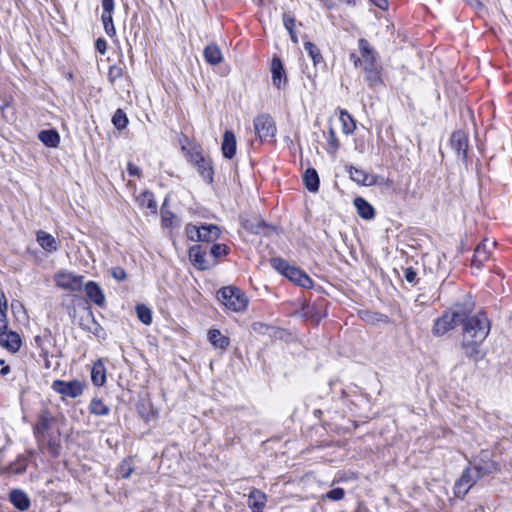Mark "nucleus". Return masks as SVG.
I'll use <instances>...</instances> for the list:
<instances>
[{
	"label": "nucleus",
	"instance_id": "1",
	"mask_svg": "<svg viewBox=\"0 0 512 512\" xmlns=\"http://www.w3.org/2000/svg\"><path fill=\"white\" fill-rule=\"evenodd\" d=\"M474 308L472 301L455 305L438 318L433 326L435 336H443L457 325H463L462 349L467 357L479 361L484 357L481 345L490 332V322L485 313L471 315Z\"/></svg>",
	"mask_w": 512,
	"mask_h": 512
},
{
	"label": "nucleus",
	"instance_id": "2",
	"mask_svg": "<svg viewBox=\"0 0 512 512\" xmlns=\"http://www.w3.org/2000/svg\"><path fill=\"white\" fill-rule=\"evenodd\" d=\"M217 296L222 304L231 311L241 312L247 308L248 298L236 287H224L218 291Z\"/></svg>",
	"mask_w": 512,
	"mask_h": 512
},
{
	"label": "nucleus",
	"instance_id": "3",
	"mask_svg": "<svg viewBox=\"0 0 512 512\" xmlns=\"http://www.w3.org/2000/svg\"><path fill=\"white\" fill-rule=\"evenodd\" d=\"M358 46L361 55V61L358 67H360L362 71L376 67L381 64L377 51L371 46V44L366 39H359Z\"/></svg>",
	"mask_w": 512,
	"mask_h": 512
},
{
	"label": "nucleus",
	"instance_id": "4",
	"mask_svg": "<svg viewBox=\"0 0 512 512\" xmlns=\"http://www.w3.org/2000/svg\"><path fill=\"white\" fill-rule=\"evenodd\" d=\"M54 281L58 287L70 292L80 291L83 287V276L75 275L67 271L57 273Z\"/></svg>",
	"mask_w": 512,
	"mask_h": 512
},
{
	"label": "nucleus",
	"instance_id": "5",
	"mask_svg": "<svg viewBox=\"0 0 512 512\" xmlns=\"http://www.w3.org/2000/svg\"><path fill=\"white\" fill-rule=\"evenodd\" d=\"M254 130L260 140L263 141L275 136L276 126L270 115L261 114L254 119Z\"/></svg>",
	"mask_w": 512,
	"mask_h": 512
},
{
	"label": "nucleus",
	"instance_id": "6",
	"mask_svg": "<svg viewBox=\"0 0 512 512\" xmlns=\"http://www.w3.org/2000/svg\"><path fill=\"white\" fill-rule=\"evenodd\" d=\"M52 389L64 397L76 398L82 395L84 385L82 382L78 380L68 382L62 380H55L52 383Z\"/></svg>",
	"mask_w": 512,
	"mask_h": 512
},
{
	"label": "nucleus",
	"instance_id": "7",
	"mask_svg": "<svg viewBox=\"0 0 512 512\" xmlns=\"http://www.w3.org/2000/svg\"><path fill=\"white\" fill-rule=\"evenodd\" d=\"M479 479L477 471H474L472 467H468L455 484V494L457 496L466 495Z\"/></svg>",
	"mask_w": 512,
	"mask_h": 512
},
{
	"label": "nucleus",
	"instance_id": "8",
	"mask_svg": "<svg viewBox=\"0 0 512 512\" xmlns=\"http://www.w3.org/2000/svg\"><path fill=\"white\" fill-rule=\"evenodd\" d=\"M54 421L49 416L48 412L44 411L38 417L37 423L34 426V435L38 441V444H42L46 441L47 435L51 434V424Z\"/></svg>",
	"mask_w": 512,
	"mask_h": 512
},
{
	"label": "nucleus",
	"instance_id": "9",
	"mask_svg": "<svg viewBox=\"0 0 512 512\" xmlns=\"http://www.w3.org/2000/svg\"><path fill=\"white\" fill-rule=\"evenodd\" d=\"M450 145L458 157L463 160L467 158L468 136L464 131L458 130L453 132L450 137Z\"/></svg>",
	"mask_w": 512,
	"mask_h": 512
},
{
	"label": "nucleus",
	"instance_id": "10",
	"mask_svg": "<svg viewBox=\"0 0 512 512\" xmlns=\"http://www.w3.org/2000/svg\"><path fill=\"white\" fill-rule=\"evenodd\" d=\"M495 242L485 239L482 243L478 244L475 248L472 264L480 268L482 264L489 259L491 249L494 248Z\"/></svg>",
	"mask_w": 512,
	"mask_h": 512
},
{
	"label": "nucleus",
	"instance_id": "11",
	"mask_svg": "<svg viewBox=\"0 0 512 512\" xmlns=\"http://www.w3.org/2000/svg\"><path fill=\"white\" fill-rule=\"evenodd\" d=\"M21 337L17 332L14 331H0V345L6 348L8 351L15 353L21 347Z\"/></svg>",
	"mask_w": 512,
	"mask_h": 512
},
{
	"label": "nucleus",
	"instance_id": "12",
	"mask_svg": "<svg viewBox=\"0 0 512 512\" xmlns=\"http://www.w3.org/2000/svg\"><path fill=\"white\" fill-rule=\"evenodd\" d=\"M285 277L303 288H310L313 284V281L305 272L294 266L288 269V273Z\"/></svg>",
	"mask_w": 512,
	"mask_h": 512
},
{
	"label": "nucleus",
	"instance_id": "13",
	"mask_svg": "<svg viewBox=\"0 0 512 512\" xmlns=\"http://www.w3.org/2000/svg\"><path fill=\"white\" fill-rule=\"evenodd\" d=\"M348 172H349L351 180H353L357 184H361L364 186H371L376 183L375 176L367 173L366 171H364L362 169H358L353 166H350L348 168Z\"/></svg>",
	"mask_w": 512,
	"mask_h": 512
},
{
	"label": "nucleus",
	"instance_id": "14",
	"mask_svg": "<svg viewBox=\"0 0 512 512\" xmlns=\"http://www.w3.org/2000/svg\"><path fill=\"white\" fill-rule=\"evenodd\" d=\"M271 74H272V83L273 85L280 89L281 83L287 81L285 70L282 64V61L278 57H274L271 62Z\"/></svg>",
	"mask_w": 512,
	"mask_h": 512
},
{
	"label": "nucleus",
	"instance_id": "15",
	"mask_svg": "<svg viewBox=\"0 0 512 512\" xmlns=\"http://www.w3.org/2000/svg\"><path fill=\"white\" fill-rule=\"evenodd\" d=\"M221 151L225 158L231 159L236 154V137L233 131L227 130L223 135Z\"/></svg>",
	"mask_w": 512,
	"mask_h": 512
},
{
	"label": "nucleus",
	"instance_id": "16",
	"mask_svg": "<svg viewBox=\"0 0 512 512\" xmlns=\"http://www.w3.org/2000/svg\"><path fill=\"white\" fill-rule=\"evenodd\" d=\"M193 160L202 178L208 183H211L213 181L214 173L210 162L206 160L201 154L194 155Z\"/></svg>",
	"mask_w": 512,
	"mask_h": 512
},
{
	"label": "nucleus",
	"instance_id": "17",
	"mask_svg": "<svg viewBox=\"0 0 512 512\" xmlns=\"http://www.w3.org/2000/svg\"><path fill=\"white\" fill-rule=\"evenodd\" d=\"M382 71V64L363 71L365 80L370 88L376 89L383 85Z\"/></svg>",
	"mask_w": 512,
	"mask_h": 512
},
{
	"label": "nucleus",
	"instance_id": "18",
	"mask_svg": "<svg viewBox=\"0 0 512 512\" xmlns=\"http://www.w3.org/2000/svg\"><path fill=\"white\" fill-rule=\"evenodd\" d=\"M85 293L94 304L102 306L105 303L104 293L96 282L89 281L85 285Z\"/></svg>",
	"mask_w": 512,
	"mask_h": 512
},
{
	"label": "nucleus",
	"instance_id": "19",
	"mask_svg": "<svg viewBox=\"0 0 512 512\" xmlns=\"http://www.w3.org/2000/svg\"><path fill=\"white\" fill-rule=\"evenodd\" d=\"M267 496L259 489L253 488L248 495L247 505L253 511L262 510L266 506Z\"/></svg>",
	"mask_w": 512,
	"mask_h": 512
},
{
	"label": "nucleus",
	"instance_id": "20",
	"mask_svg": "<svg viewBox=\"0 0 512 512\" xmlns=\"http://www.w3.org/2000/svg\"><path fill=\"white\" fill-rule=\"evenodd\" d=\"M472 468L474 471H477L479 478L499 470L498 464L490 460L488 457L485 459L481 458L478 462H475Z\"/></svg>",
	"mask_w": 512,
	"mask_h": 512
},
{
	"label": "nucleus",
	"instance_id": "21",
	"mask_svg": "<svg viewBox=\"0 0 512 512\" xmlns=\"http://www.w3.org/2000/svg\"><path fill=\"white\" fill-rule=\"evenodd\" d=\"M11 503L20 511H26L30 507V499L22 490H12L9 495Z\"/></svg>",
	"mask_w": 512,
	"mask_h": 512
},
{
	"label": "nucleus",
	"instance_id": "22",
	"mask_svg": "<svg viewBox=\"0 0 512 512\" xmlns=\"http://www.w3.org/2000/svg\"><path fill=\"white\" fill-rule=\"evenodd\" d=\"M137 202L141 208H146L150 213L157 214V202L151 191H143L137 197Z\"/></svg>",
	"mask_w": 512,
	"mask_h": 512
},
{
	"label": "nucleus",
	"instance_id": "23",
	"mask_svg": "<svg viewBox=\"0 0 512 512\" xmlns=\"http://www.w3.org/2000/svg\"><path fill=\"white\" fill-rule=\"evenodd\" d=\"M91 380L95 386H103L106 382V368L101 360L96 361L91 369Z\"/></svg>",
	"mask_w": 512,
	"mask_h": 512
},
{
	"label": "nucleus",
	"instance_id": "24",
	"mask_svg": "<svg viewBox=\"0 0 512 512\" xmlns=\"http://www.w3.org/2000/svg\"><path fill=\"white\" fill-rule=\"evenodd\" d=\"M354 205L357 209L358 214L366 220L373 219L375 216V210L373 206L368 203L364 198L362 197H356L354 200Z\"/></svg>",
	"mask_w": 512,
	"mask_h": 512
},
{
	"label": "nucleus",
	"instance_id": "25",
	"mask_svg": "<svg viewBox=\"0 0 512 512\" xmlns=\"http://www.w3.org/2000/svg\"><path fill=\"white\" fill-rule=\"evenodd\" d=\"M203 55L207 63L210 65H218L223 60L220 48L214 43L205 47Z\"/></svg>",
	"mask_w": 512,
	"mask_h": 512
},
{
	"label": "nucleus",
	"instance_id": "26",
	"mask_svg": "<svg viewBox=\"0 0 512 512\" xmlns=\"http://www.w3.org/2000/svg\"><path fill=\"white\" fill-rule=\"evenodd\" d=\"M303 182L308 191L315 193L319 190V176L314 168H308L303 175Z\"/></svg>",
	"mask_w": 512,
	"mask_h": 512
},
{
	"label": "nucleus",
	"instance_id": "27",
	"mask_svg": "<svg viewBox=\"0 0 512 512\" xmlns=\"http://www.w3.org/2000/svg\"><path fill=\"white\" fill-rule=\"evenodd\" d=\"M38 139L47 147L56 148L60 143V136L54 129L42 130L38 134Z\"/></svg>",
	"mask_w": 512,
	"mask_h": 512
},
{
	"label": "nucleus",
	"instance_id": "28",
	"mask_svg": "<svg viewBox=\"0 0 512 512\" xmlns=\"http://www.w3.org/2000/svg\"><path fill=\"white\" fill-rule=\"evenodd\" d=\"M208 340L217 349H226L229 346V338L224 336L218 329L208 331Z\"/></svg>",
	"mask_w": 512,
	"mask_h": 512
},
{
	"label": "nucleus",
	"instance_id": "29",
	"mask_svg": "<svg viewBox=\"0 0 512 512\" xmlns=\"http://www.w3.org/2000/svg\"><path fill=\"white\" fill-rule=\"evenodd\" d=\"M189 257L192 260L194 266L200 270L209 268L205 259V253L201 251V246L195 245L189 249Z\"/></svg>",
	"mask_w": 512,
	"mask_h": 512
},
{
	"label": "nucleus",
	"instance_id": "30",
	"mask_svg": "<svg viewBox=\"0 0 512 512\" xmlns=\"http://www.w3.org/2000/svg\"><path fill=\"white\" fill-rule=\"evenodd\" d=\"M200 232V242H214L220 236V228L213 224L201 225Z\"/></svg>",
	"mask_w": 512,
	"mask_h": 512
},
{
	"label": "nucleus",
	"instance_id": "31",
	"mask_svg": "<svg viewBox=\"0 0 512 512\" xmlns=\"http://www.w3.org/2000/svg\"><path fill=\"white\" fill-rule=\"evenodd\" d=\"M41 449H46L52 457H57L60 449V438L58 435L48 434L46 441L39 444Z\"/></svg>",
	"mask_w": 512,
	"mask_h": 512
},
{
	"label": "nucleus",
	"instance_id": "32",
	"mask_svg": "<svg viewBox=\"0 0 512 512\" xmlns=\"http://www.w3.org/2000/svg\"><path fill=\"white\" fill-rule=\"evenodd\" d=\"M81 326L96 336H100V332L103 331L102 327L95 321L92 312L81 318Z\"/></svg>",
	"mask_w": 512,
	"mask_h": 512
},
{
	"label": "nucleus",
	"instance_id": "33",
	"mask_svg": "<svg viewBox=\"0 0 512 512\" xmlns=\"http://www.w3.org/2000/svg\"><path fill=\"white\" fill-rule=\"evenodd\" d=\"M37 242L46 251L52 252L57 249L55 238L44 231H38Z\"/></svg>",
	"mask_w": 512,
	"mask_h": 512
},
{
	"label": "nucleus",
	"instance_id": "34",
	"mask_svg": "<svg viewBox=\"0 0 512 512\" xmlns=\"http://www.w3.org/2000/svg\"><path fill=\"white\" fill-rule=\"evenodd\" d=\"M89 411L96 416H106L110 413V408L99 398H93L89 405Z\"/></svg>",
	"mask_w": 512,
	"mask_h": 512
},
{
	"label": "nucleus",
	"instance_id": "35",
	"mask_svg": "<svg viewBox=\"0 0 512 512\" xmlns=\"http://www.w3.org/2000/svg\"><path fill=\"white\" fill-rule=\"evenodd\" d=\"M304 49L313 60L314 65H318L323 62V57L320 49L312 42L307 41L304 43Z\"/></svg>",
	"mask_w": 512,
	"mask_h": 512
},
{
	"label": "nucleus",
	"instance_id": "36",
	"mask_svg": "<svg viewBox=\"0 0 512 512\" xmlns=\"http://www.w3.org/2000/svg\"><path fill=\"white\" fill-rule=\"evenodd\" d=\"M326 139H327V147H326L327 152L331 155H335L337 150L340 147V143H339V140L336 137V133L332 127H329Z\"/></svg>",
	"mask_w": 512,
	"mask_h": 512
},
{
	"label": "nucleus",
	"instance_id": "37",
	"mask_svg": "<svg viewBox=\"0 0 512 512\" xmlns=\"http://www.w3.org/2000/svg\"><path fill=\"white\" fill-rule=\"evenodd\" d=\"M340 120L342 122L343 132L345 134H350L355 130V121L349 113H347L346 111H342L340 115Z\"/></svg>",
	"mask_w": 512,
	"mask_h": 512
},
{
	"label": "nucleus",
	"instance_id": "38",
	"mask_svg": "<svg viewBox=\"0 0 512 512\" xmlns=\"http://www.w3.org/2000/svg\"><path fill=\"white\" fill-rule=\"evenodd\" d=\"M136 314L138 319L145 325H150L152 323V312L145 305H137L136 306Z\"/></svg>",
	"mask_w": 512,
	"mask_h": 512
},
{
	"label": "nucleus",
	"instance_id": "39",
	"mask_svg": "<svg viewBox=\"0 0 512 512\" xmlns=\"http://www.w3.org/2000/svg\"><path fill=\"white\" fill-rule=\"evenodd\" d=\"M112 123L118 130H122L127 127L128 118L122 109L116 110L112 117Z\"/></svg>",
	"mask_w": 512,
	"mask_h": 512
},
{
	"label": "nucleus",
	"instance_id": "40",
	"mask_svg": "<svg viewBox=\"0 0 512 512\" xmlns=\"http://www.w3.org/2000/svg\"><path fill=\"white\" fill-rule=\"evenodd\" d=\"M283 24H284V27L289 32L291 40L294 43H296L297 42V36H296V34L294 32L295 18L292 15H290L289 13H284L283 14Z\"/></svg>",
	"mask_w": 512,
	"mask_h": 512
},
{
	"label": "nucleus",
	"instance_id": "41",
	"mask_svg": "<svg viewBox=\"0 0 512 512\" xmlns=\"http://www.w3.org/2000/svg\"><path fill=\"white\" fill-rule=\"evenodd\" d=\"M270 264L272 268L276 271L280 272L282 275L286 276L288 273V269H290V265L282 258L275 257L270 260Z\"/></svg>",
	"mask_w": 512,
	"mask_h": 512
},
{
	"label": "nucleus",
	"instance_id": "42",
	"mask_svg": "<svg viewBox=\"0 0 512 512\" xmlns=\"http://www.w3.org/2000/svg\"><path fill=\"white\" fill-rule=\"evenodd\" d=\"M101 20L106 34L111 37L114 36L116 34V30L113 24L112 14L102 13Z\"/></svg>",
	"mask_w": 512,
	"mask_h": 512
},
{
	"label": "nucleus",
	"instance_id": "43",
	"mask_svg": "<svg viewBox=\"0 0 512 512\" xmlns=\"http://www.w3.org/2000/svg\"><path fill=\"white\" fill-rule=\"evenodd\" d=\"M345 491L343 488H334L330 491H328L326 494H323L321 496V500L324 501L326 499L331 501H340L344 498Z\"/></svg>",
	"mask_w": 512,
	"mask_h": 512
},
{
	"label": "nucleus",
	"instance_id": "44",
	"mask_svg": "<svg viewBox=\"0 0 512 512\" xmlns=\"http://www.w3.org/2000/svg\"><path fill=\"white\" fill-rule=\"evenodd\" d=\"M185 233L189 240L194 242H200V226L187 224L185 227Z\"/></svg>",
	"mask_w": 512,
	"mask_h": 512
},
{
	"label": "nucleus",
	"instance_id": "45",
	"mask_svg": "<svg viewBox=\"0 0 512 512\" xmlns=\"http://www.w3.org/2000/svg\"><path fill=\"white\" fill-rule=\"evenodd\" d=\"M123 75V70L120 66L112 65L109 67L107 78L111 84H114Z\"/></svg>",
	"mask_w": 512,
	"mask_h": 512
},
{
	"label": "nucleus",
	"instance_id": "46",
	"mask_svg": "<svg viewBox=\"0 0 512 512\" xmlns=\"http://www.w3.org/2000/svg\"><path fill=\"white\" fill-rule=\"evenodd\" d=\"M229 248L225 244H214L211 249V255L217 259L228 254Z\"/></svg>",
	"mask_w": 512,
	"mask_h": 512
},
{
	"label": "nucleus",
	"instance_id": "47",
	"mask_svg": "<svg viewBox=\"0 0 512 512\" xmlns=\"http://www.w3.org/2000/svg\"><path fill=\"white\" fill-rule=\"evenodd\" d=\"M167 202H168V199L166 198L163 205H162V208H161V217H162V222L163 224L168 227L169 225H171L172 223V218H173V214L166 210V205H167Z\"/></svg>",
	"mask_w": 512,
	"mask_h": 512
},
{
	"label": "nucleus",
	"instance_id": "48",
	"mask_svg": "<svg viewBox=\"0 0 512 512\" xmlns=\"http://www.w3.org/2000/svg\"><path fill=\"white\" fill-rule=\"evenodd\" d=\"M404 278L410 284H416L417 273L412 267L406 268L404 271Z\"/></svg>",
	"mask_w": 512,
	"mask_h": 512
},
{
	"label": "nucleus",
	"instance_id": "49",
	"mask_svg": "<svg viewBox=\"0 0 512 512\" xmlns=\"http://www.w3.org/2000/svg\"><path fill=\"white\" fill-rule=\"evenodd\" d=\"M112 277L117 281H123L126 279V272L121 267H114L111 269Z\"/></svg>",
	"mask_w": 512,
	"mask_h": 512
},
{
	"label": "nucleus",
	"instance_id": "50",
	"mask_svg": "<svg viewBox=\"0 0 512 512\" xmlns=\"http://www.w3.org/2000/svg\"><path fill=\"white\" fill-rule=\"evenodd\" d=\"M103 13L112 14L114 11V0H101Z\"/></svg>",
	"mask_w": 512,
	"mask_h": 512
},
{
	"label": "nucleus",
	"instance_id": "51",
	"mask_svg": "<svg viewBox=\"0 0 512 512\" xmlns=\"http://www.w3.org/2000/svg\"><path fill=\"white\" fill-rule=\"evenodd\" d=\"M127 171L130 176H133V177L141 176V169L137 165H135L131 162H129L127 165Z\"/></svg>",
	"mask_w": 512,
	"mask_h": 512
},
{
	"label": "nucleus",
	"instance_id": "52",
	"mask_svg": "<svg viewBox=\"0 0 512 512\" xmlns=\"http://www.w3.org/2000/svg\"><path fill=\"white\" fill-rule=\"evenodd\" d=\"M95 47L99 53L104 54L107 49L106 41L102 38L97 39L96 43H95Z\"/></svg>",
	"mask_w": 512,
	"mask_h": 512
},
{
	"label": "nucleus",
	"instance_id": "53",
	"mask_svg": "<svg viewBox=\"0 0 512 512\" xmlns=\"http://www.w3.org/2000/svg\"><path fill=\"white\" fill-rule=\"evenodd\" d=\"M7 329L6 310L0 309V331Z\"/></svg>",
	"mask_w": 512,
	"mask_h": 512
},
{
	"label": "nucleus",
	"instance_id": "54",
	"mask_svg": "<svg viewBox=\"0 0 512 512\" xmlns=\"http://www.w3.org/2000/svg\"><path fill=\"white\" fill-rule=\"evenodd\" d=\"M375 6L382 10H386L388 8V0H370Z\"/></svg>",
	"mask_w": 512,
	"mask_h": 512
},
{
	"label": "nucleus",
	"instance_id": "55",
	"mask_svg": "<svg viewBox=\"0 0 512 512\" xmlns=\"http://www.w3.org/2000/svg\"><path fill=\"white\" fill-rule=\"evenodd\" d=\"M120 473H121V477L126 479L131 475L132 469L130 467H126V465L123 464L121 466Z\"/></svg>",
	"mask_w": 512,
	"mask_h": 512
},
{
	"label": "nucleus",
	"instance_id": "56",
	"mask_svg": "<svg viewBox=\"0 0 512 512\" xmlns=\"http://www.w3.org/2000/svg\"><path fill=\"white\" fill-rule=\"evenodd\" d=\"M466 1L475 10H481L483 8V4L480 0H466Z\"/></svg>",
	"mask_w": 512,
	"mask_h": 512
},
{
	"label": "nucleus",
	"instance_id": "57",
	"mask_svg": "<svg viewBox=\"0 0 512 512\" xmlns=\"http://www.w3.org/2000/svg\"><path fill=\"white\" fill-rule=\"evenodd\" d=\"M0 365H2V368L0 369L1 376H6L10 373V366L4 365V360H0Z\"/></svg>",
	"mask_w": 512,
	"mask_h": 512
},
{
	"label": "nucleus",
	"instance_id": "58",
	"mask_svg": "<svg viewBox=\"0 0 512 512\" xmlns=\"http://www.w3.org/2000/svg\"><path fill=\"white\" fill-rule=\"evenodd\" d=\"M0 309L7 310V301L3 291L0 289Z\"/></svg>",
	"mask_w": 512,
	"mask_h": 512
},
{
	"label": "nucleus",
	"instance_id": "59",
	"mask_svg": "<svg viewBox=\"0 0 512 512\" xmlns=\"http://www.w3.org/2000/svg\"><path fill=\"white\" fill-rule=\"evenodd\" d=\"M265 227H266V224L262 221H259L257 227L252 228V231H253V233L259 234L264 231Z\"/></svg>",
	"mask_w": 512,
	"mask_h": 512
},
{
	"label": "nucleus",
	"instance_id": "60",
	"mask_svg": "<svg viewBox=\"0 0 512 512\" xmlns=\"http://www.w3.org/2000/svg\"><path fill=\"white\" fill-rule=\"evenodd\" d=\"M350 60L353 62L355 67H358L361 61V55L357 56L355 53L350 54Z\"/></svg>",
	"mask_w": 512,
	"mask_h": 512
},
{
	"label": "nucleus",
	"instance_id": "61",
	"mask_svg": "<svg viewBox=\"0 0 512 512\" xmlns=\"http://www.w3.org/2000/svg\"><path fill=\"white\" fill-rule=\"evenodd\" d=\"M40 340H41V338H40L39 336H36V337H35V341H36V343H37V344H39V343H40Z\"/></svg>",
	"mask_w": 512,
	"mask_h": 512
},
{
	"label": "nucleus",
	"instance_id": "62",
	"mask_svg": "<svg viewBox=\"0 0 512 512\" xmlns=\"http://www.w3.org/2000/svg\"><path fill=\"white\" fill-rule=\"evenodd\" d=\"M348 4H353L355 3V0H345Z\"/></svg>",
	"mask_w": 512,
	"mask_h": 512
}]
</instances>
